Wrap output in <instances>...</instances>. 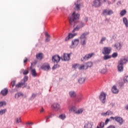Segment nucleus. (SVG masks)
Returning a JSON list of instances; mask_svg holds the SVG:
<instances>
[{
    "instance_id": "1",
    "label": "nucleus",
    "mask_w": 128,
    "mask_h": 128,
    "mask_svg": "<svg viewBox=\"0 0 128 128\" xmlns=\"http://www.w3.org/2000/svg\"><path fill=\"white\" fill-rule=\"evenodd\" d=\"M80 18V15L78 14H76L75 12H74L71 16L68 17V20L70 22V24L71 28H74L76 26V24H78V20Z\"/></svg>"
},
{
    "instance_id": "2",
    "label": "nucleus",
    "mask_w": 128,
    "mask_h": 128,
    "mask_svg": "<svg viewBox=\"0 0 128 128\" xmlns=\"http://www.w3.org/2000/svg\"><path fill=\"white\" fill-rule=\"evenodd\" d=\"M28 76H25L24 78L21 80L20 82L16 86V88H22V86H22V88H26V86H28V84L26 83V82H28Z\"/></svg>"
},
{
    "instance_id": "3",
    "label": "nucleus",
    "mask_w": 128,
    "mask_h": 128,
    "mask_svg": "<svg viewBox=\"0 0 128 128\" xmlns=\"http://www.w3.org/2000/svg\"><path fill=\"white\" fill-rule=\"evenodd\" d=\"M88 32H85L82 34L80 36V42L82 46H86V40H88L86 36H88Z\"/></svg>"
},
{
    "instance_id": "4",
    "label": "nucleus",
    "mask_w": 128,
    "mask_h": 128,
    "mask_svg": "<svg viewBox=\"0 0 128 128\" xmlns=\"http://www.w3.org/2000/svg\"><path fill=\"white\" fill-rule=\"evenodd\" d=\"M128 62V56H124L122 57L118 62V64L124 66V64H126Z\"/></svg>"
},
{
    "instance_id": "5",
    "label": "nucleus",
    "mask_w": 128,
    "mask_h": 128,
    "mask_svg": "<svg viewBox=\"0 0 128 128\" xmlns=\"http://www.w3.org/2000/svg\"><path fill=\"white\" fill-rule=\"evenodd\" d=\"M61 60L64 62H68V60H70V54L64 53L61 58Z\"/></svg>"
},
{
    "instance_id": "6",
    "label": "nucleus",
    "mask_w": 128,
    "mask_h": 128,
    "mask_svg": "<svg viewBox=\"0 0 128 128\" xmlns=\"http://www.w3.org/2000/svg\"><path fill=\"white\" fill-rule=\"evenodd\" d=\"M85 24L84 22H80L76 26V28H75L72 31V32H78V30H80V28H84V26Z\"/></svg>"
},
{
    "instance_id": "7",
    "label": "nucleus",
    "mask_w": 128,
    "mask_h": 128,
    "mask_svg": "<svg viewBox=\"0 0 128 128\" xmlns=\"http://www.w3.org/2000/svg\"><path fill=\"white\" fill-rule=\"evenodd\" d=\"M80 42L79 39H74L72 41V44L70 46V48H74L78 46Z\"/></svg>"
},
{
    "instance_id": "8",
    "label": "nucleus",
    "mask_w": 128,
    "mask_h": 128,
    "mask_svg": "<svg viewBox=\"0 0 128 128\" xmlns=\"http://www.w3.org/2000/svg\"><path fill=\"white\" fill-rule=\"evenodd\" d=\"M114 11L110 9L106 8L104 9L102 11V14L103 16H112V14H113Z\"/></svg>"
},
{
    "instance_id": "9",
    "label": "nucleus",
    "mask_w": 128,
    "mask_h": 128,
    "mask_svg": "<svg viewBox=\"0 0 128 128\" xmlns=\"http://www.w3.org/2000/svg\"><path fill=\"white\" fill-rule=\"evenodd\" d=\"M60 104L58 102H55L52 105V110H56V112L60 110Z\"/></svg>"
},
{
    "instance_id": "10",
    "label": "nucleus",
    "mask_w": 128,
    "mask_h": 128,
    "mask_svg": "<svg viewBox=\"0 0 128 128\" xmlns=\"http://www.w3.org/2000/svg\"><path fill=\"white\" fill-rule=\"evenodd\" d=\"M112 52V48L110 47H104L102 50V54H110Z\"/></svg>"
},
{
    "instance_id": "11",
    "label": "nucleus",
    "mask_w": 128,
    "mask_h": 128,
    "mask_svg": "<svg viewBox=\"0 0 128 128\" xmlns=\"http://www.w3.org/2000/svg\"><path fill=\"white\" fill-rule=\"evenodd\" d=\"M106 93L102 92L100 93V94L99 96L100 100L102 104H105L106 103Z\"/></svg>"
},
{
    "instance_id": "12",
    "label": "nucleus",
    "mask_w": 128,
    "mask_h": 128,
    "mask_svg": "<svg viewBox=\"0 0 128 128\" xmlns=\"http://www.w3.org/2000/svg\"><path fill=\"white\" fill-rule=\"evenodd\" d=\"M93 56H94V53L87 54L84 57L81 58V60L82 62H86V60H90Z\"/></svg>"
},
{
    "instance_id": "13",
    "label": "nucleus",
    "mask_w": 128,
    "mask_h": 128,
    "mask_svg": "<svg viewBox=\"0 0 128 128\" xmlns=\"http://www.w3.org/2000/svg\"><path fill=\"white\" fill-rule=\"evenodd\" d=\"M41 68L44 70H46V72H48V70H50V64H48L44 63L41 66Z\"/></svg>"
},
{
    "instance_id": "14",
    "label": "nucleus",
    "mask_w": 128,
    "mask_h": 128,
    "mask_svg": "<svg viewBox=\"0 0 128 128\" xmlns=\"http://www.w3.org/2000/svg\"><path fill=\"white\" fill-rule=\"evenodd\" d=\"M115 120L119 124L120 126L124 124V120L122 117L120 116L115 117Z\"/></svg>"
},
{
    "instance_id": "15",
    "label": "nucleus",
    "mask_w": 128,
    "mask_h": 128,
    "mask_svg": "<svg viewBox=\"0 0 128 128\" xmlns=\"http://www.w3.org/2000/svg\"><path fill=\"white\" fill-rule=\"evenodd\" d=\"M60 57L58 56V55H55L52 57V61L53 62H60Z\"/></svg>"
},
{
    "instance_id": "16",
    "label": "nucleus",
    "mask_w": 128,
    "mask_h": 128,
    "mask_svg": "<svg viewBox=\"0 0 128 128\" xmlns=\"http://www.w3.org/2000/svg\"><path fill=\"white\" fill-rule=\"evenodd\" d=\"M102 2H100V0H95L92 4V6H95V8H98L99 6H100Z\"/></svg>"
},
{
    "instance_id": "17",
    "label": "nucleus",
    "mask_w": 128,
    "mask_h": 128,
    "mask_svg": "<svg viewBox=\"0 0 128 128\" xmlns=\"http://www.w3.org/2000/svg\"><path fill=\"white\" fill-rule=\"evenodd\" d=\"M78 34L76 33H74V34H72V33H70L68 36L66 38L65 40L66 42H68V40H70V38H74V36H77Z\"/></svg>"
},
{
    "instance_id": "18",
    "label": "nucleus",
    "mask_w": 128,
    "mask_h": 128,
    "mask_svg": "<svg viewBox=\"0 0 128 128\" xmlns=\"http://www.w3.org/2000/svg\"><path fill=\"white\" fill-rule=\"evenodd\" d=\"M69 96L72 98H76V92L74 90H70L68 92Z\"/></svg>"
},
{
    "instance_id": "19",
    "label": "nucleus",
    "mask_w": 128,
    "mask_h": 128,
    "mask_svg": "<svg viewBox=\"0 0 128 128\" xmlns=\"http://www.w3.org/2000/svg\"><path fill=\"white\" fill-rule=\"evenodd\" d=\"M30 70L32 76L34 78H36V76H38V73H36V70L32 69V66L30 67Z\"/></svg>"
},
{
    "instance_id": "20",
    "label": "nucleus",
    "mask_w": 128,
    "mask_h": 128,
    "mask_svg": "<svg viewBox=\"0 0 128 128\" xmlns=\"http://www.w3.org/2000/svg\"><path fill=\"white\" fill-rule=\"evenodd\" d=\"M92 128V122H88L85 123L84 126V128Z\"/></svg>"
},
{
    "instance_id": "21",
    "label": "nucleus",
    "mask_w": 128,
    "mask_h": 128,
    "mask_svg": "<svg viewBox=\"0 0 128 128\" xmlns=\"http://www.w3.org/2000/svg\"><path fill=\"white\" fill-rule=\"evenodd\" d=\"M78 70H88V68H86V64H81L80 65L79 64Z\"/></svg>"
},
{
    "instance_id": "22",
    "label": "nucleus",
    "mask_w": 128,
    "mask_h": 128,
    "mask_svg": "<svg viewBox=\"0 0 128 128\" xmlns=\"http://www.w3.org/2000/svg\"><path fill=\"white\" fill-rule=\"evenodd\" d=\"M114 48H115V50H120V48H122V45L120 44V43L117 42L114 45Z\"/></svg>"
},
{
    "instance_id": "23",
    "label": "nucleus",
    "mask_w": 128,
    "mask_h": 128,
    "mask_svg": "<svg viewBox=\"0 0 128 128\" xmlns=\"http://www.w3.org/2000/svg\"><path fill=\"white\" fill-rule=\"evenodd\" d=\"M36 58L39 60H42L44 58V54L42 53H38L36 54Z\"/></svg>"
},
{
    "instance_id": "24",
    "label": "nucleus",
    "mask_w": 128,
    "mask_h": 128,
    "mask_svg": "<svg viewBox=\"0 0 128 128\" xmlns=\"http://www.w3.org/2000/svg\"><path fill=\"white\" fill-rule=\"evenodd\" d=\"M112 92L113 94H118V88H116V86H112Z\"/></svg>"
},
{
    "instance_id": "25",
    "label": "nucleus",
    "mask_w": 128,
    "mask_h": 128,
    "mask_svg": "<svg viewBox=\"0 0 128 128\" xmlns=\"http://www.w3.org/2000/svg\"><path fill=\"white\" fill-rule=\"evenodd\" d=\"M101 114L103 116H112V112L110 110H108L106 112L102 113Z\"/></svg>"
},
{
    "instance_id": "26",
    "label": "nucleus",
    "mask_w": 128,
    "mask_h": 128,
    "mask_svg": "<svg viewBox=\"0 0 128 128\" xmlns=\"http://www.w3.org/2000/svg\"><path fill=\"white\" fill-rule=\"evenodd\" d=\"M118 72H124V65H122L121 64H118Z\"/></svg>"
},
{
    "instance_id": "27",
    "label": "nucleus",
    "mask_w": 128,
    "mask_h": 128,
    "mask_svg": "<svg viewBox=\"0 0 128 128\" xmlns=\"http://www.w3.org/2000/svg\"><path fill=\"white\" fill-rule=\"evenodd\" d=\"M8 92V88H4L1 91L0 94H2V96H6Z\"/></svg>"
},
{
    "instance_id": "28",
    "label": "nucleus",
    "mask_w": 128,
    "mask_h": 128,
    "mask_svg": "<svg viewBox=\"0 0 128 128\" xmlns=\"http://www.w3.org/2000/svg\"><path fill=\"white\" fill-rule=\"evenodd\" d=\"M86 81V78H80L78 79V82L80 84H82L84 82Z\"/></svg>"
},
{
    "instance_id": "29",
    "label": "nucleus",
    "mask_w": 128,
    "mask_h": 128,
    "mask_svg": "<svg viewBox=\"0 0 128 128\" xmlns=\"http://www.w3.org/2000/svg\"><path fill=\"white\" fill-rule=\"evenodd\" d=\"M84 100V96L82 94H80L76 98V102H80L81 100Z\"/></svg>"
},
{
    "instance_id": "30",
    "label": "nucleus",
    "mask_w": 128,
    "mask_h": 128,
    "mask_svg": "<svg viewBox=\"0 0 128 128\" xmlns=\"http://www.w3.org/2000/svg\"><path fill=\"white\" fill-rule=\"evenodd\" d=\"M122 22H123L124 24H125L126 26V28H128V19L126 18V17L123 18Z\"/></svg>"
},
{
    "instance_id": "31",
    "label": "nucleus",
    "mask_w": 128,
    "mask_h": 128,
    "mask_svg": "<svg viewBox=\"0 0 128 128\" xmlns=\"http://www.w3.org/2000/svg\"><path fill=\"white\" fill-rule=\"evenodd\" d=\"M76 110H77L76 108L74 106H72L69 110V112H74V114H76Z\"/></svg>"
},
{
    "instance_id": "32",
    "label": "nucleus",
    "mask_w": 128,
    "mask_h": 128,
    "mask_svg": "<svg viewBox=\"0 0 128 128\" xmlns=\"http://www.w3.org/2000/svg\"><path fill=\"white\" fill-rule=\"evenodd\" d=\"M106 37L103 36L101 38L99 43L100 44H104V42H106Z\"/></svg>"
},
{
    "instance_id": "33",
    "label": "nucleus",
    "mask_w": 128,
    "mask_h": 128,
    "mask_svg": "<svg viewBox=\"0 0 128 128\" xmlns=\"http://www.w3.org/2000/svg\"><path fill=\"white\" fill-rule=\"evenodd\" d=\"M45 36H46L47 38H46V40H45V42H50V34H48V32H45Z\"/></svg>"
},
{
    "instance_id": "34",
    "label": "nucleus",
    "mask_w": 128,
    "mask_h": 128,
    "mask_svg": "<svg viewBox=\"0 0 128 128\" xmlns=\"http://www.w3.org/2000/svg\"><path fill=\"white\" fill-rule=\"evenodd\" d=\"M99 72L101 74H106V72H108V68H104L100 69Z\"/></svg>"
},
{
    "instance_id": "35",
    "label": "nucleus",
    "mask_w": 128,
    "mask_h": 128,
    "mask_svg": "<svg viewBox=\"0 0 128 128\" xmlns=\"http://www.w3.org/2000/svg\"><path fill=\"white\" fill-rule=\"evenodd\" d=\"M86 68H92V62H88L85 64Z\"/></svg>"
},
{
    "instance_id": "36",
    "label": "nucleus",
    "mask_w": 128,
    "mask_h": 128,
    "mask_svg": "<svg viewBox=\"0 0 128 128\" xmlns=\"http://www.w3.org/2000/svg\"><path fill=\"white\" fill-rule=\"evenodd\" d=\"M82 112H84V109L80 108L76 110V114H82Z\"/></svg>"
},
{
    "instance_id": "37",
    "label": "nucleus",
    "mask_w": 128,
    "mask_h": 128,
    "mask_svg": "<svg viewBox=\"0 0 128 128\" xmlns=\"http://www.w3.org/2000/svg\"><path fill=\"white\" fill-rule=\"evenodd\" d=\"M126 14V10H123L120 12V16H124L125 14Z\"/></svg>"
},
{
    "instance_id": "38",
    "label": "nucleus",
    "mask_w": 128,
    "mask_h": 128,
    "mask_svg": "<svg viewBox=\"0 0 128 128\" xmlns=\"http://www.w3.org/2000/svg\"><path fill=\"white\" fill-rule=\"evenodd\" d=\"M104 60H110V58H112V56L109 55H105L103 57Z\"/></svg>"
},
{
    "instance_id": "39",
    "label": "nucleus",
    "mask_w": 128,
    "mask_h": 128,
    "mask_svg": "<svg viewBox=\"0 0 128 128\" xmlns=\"http://www.w3.org/2000/svg\"><path fill=\"white\" fill-rule=\"evenodd\" d=\"M23 72V74L24 76H26L28 74V70H24V69H22L20 72Z\"/></svg>"
},
{
    "instance_id": "40",
    "label": "nucleus",
    "mask_w": 128,
    "mask_h": 128,
    "mask_svg": "<svg viewBox=\"0 0 128 128\" xmlns=\"http://www.w3.org/2000/svg\"><path fill=\"white\" fill-rule=\"evenodd\" d=\"M100 126H97L96 128H104V122H101L100 124Z\"/></svg>"
},
{
    "instance_id": "41",
    "label": "nucleus",
    "mask_w": 128,
    "mask_h": 128,
    "mask_svg": "<svg viewBox=\"0 0 128 128\" xmlns=\"http://www.w3.org/2000/svg\"><path fill=\"white\" fill-rule=\"evenodd\" d=\"M76 10H80V4L75 3Z\"/></svg>"
},
{
    "instance_id": "42",
    "label": "nucleus",
    "mask_w": 128,
    "mask_h": 128,
    "mask_svg": "<svg viewBox=\"0 0 128 128\" xmlns=\"http://www.w3.org/2000/svg\"><path fill=\"white\" fill-rule=\"evenodd\" d=\"M6 101L0 102V108H2V106H6Z\"/></svg>"
},
{
    "instance_id": "43",
    "label": "nucleus",
    "mask_w": 128,
    "mask_h": 128,
    "mask_svg": "<svg viewBox=\"0 0 128 128\" xmlns=\"http://www.w3.org/2000/svg\"><path fill=\"white\" fill-rule=\"evenodd\" d=\"M61 120H64L66 118V115L64 114H62L59 116Z\"/></svg>"
},
{
    "instance_id": "44",
    "label": "nucleus",
    "mask_w": 128,
    "mask_h": 128,
    "mask_svg": "<svg viewBox=\"0 0 128 128\" xmlns=\"http://www.w3.org/2000/svg\"><path fill=\"white\" fill-rule=\"evenodd\" d=\"M6 109H4L0 110V114L2 116L4 114H6Z\"/></svg>"
},
{
    "instance_id": "45",
    "label": "nucleus",
    "mask_w": 128,
    "mask_h": 128,
    "mask_svg": "<svg viewBox=\"0 0 128 128\" xmlns=\"http://www.w3.org/2000/svg\"><path fill=\"white\" fill-rule=\"evenodd\" d=\"M79 66H80V64H74L72 65V68H74V70H76L77 68H78V69Z\"/></svg>"
},
{
    "instance_id": "46",
    "label": "nucleus",
    "mask_w": 128,
    "mask_h": 128,
    "mask_svg": "<svg viewBox=\"0 0 128 128\" xmlns=\"http://www.w3.org/2000/svg\"><path fill=\"white\" fill-rule=\"evenodd\" d=\"M60 66L58 64H54L53 67L52 68V70H56V68H58Z\"/></svg>"
},
{
    "instance_id": "47",
    "label": "nucleus",
    "mask_w": 128,
    "mask_h": 128,
    "mask_svg": "<svg viewBox=\"0 0 128 128\" xmlns=\"http://www.w3.org/2000/svg\"><path fill=\"white\" fill-rule=\"evenodd\" d=\"M118 57V54L116 52H114L112 54V58H116Z\"/></svg>"
},
{
    "instance_id": "48",
    "label": "nucleus",
    "mask_w": 128,
    "mask_h": 128,
    "mask_svg": "<svg viewBox=\"0 0 128 128\" xmlns=\"http://www.w3.org/2000/svg\"><path fill=\"white\" fill-rule=\"evenodd\" d=\"M50 118H52V116H48L46 117V122H48V120H50Z\"/></svg>"
},
{
    "instance_id": "49",
    "label": "nucleus",
    "mask_w": 128,
    "mask_h": 128,
    "mask_svg": "<svg viewBox=\"0 0 128 128\" xmlns=\"http://www.w3.org/2000/svg\"><path fill=\"white\" fill-rule=\"evenodd\" d=\"M16 84V80L12 81L10 83L11 86H12V88H14V84Z\"/></svg>"
},
{
    "instance_id": "50",
    "label": "nucleus",
    "mask_w": 128,
    "mask_h": 128,
    "mask_svg": "<svg viewBox=\"0 0 128 128\" xmlns=\"http://www.w3.org/2000/svg\"><path fill=\"white\" fill-rule=\"evenodd\" d=\"M20 122H21L20 118H16L17 124H20Z\"/></svg>"
},
{
    "instance_id": "51",
    "label": "nucleus",
    "mask_w": 128,
    "mask_h": 128,
    "mask_svg": "<svg viewBox=\"0 0 128 128\" xmlns=\"http://www.w3.org/2000/svg\"><path fill=\"white\" fill-rule=\"evenodd\" d=\"M36 94H32V98H36Z\"/></svg>"
},
{
    "instance_id": "52",
    "label": "nucleus",
    "mask_w": 128,
    "mask_h": 128,
    "mask_svg": "<svg viewBox=\"0 0 128 128\" xmlns=\"http://www.w3.org/2000/svg\"><path fill=\"white\" fill-rule=\"evenodd\" d=\"M20 98V95L17 93L15 94V98Z\"/></svg>"
},
{
    "instance_id": "53",
    "label": "nucleus",
    "mask_w": 128,
    "mask_h": 128,
    "mask_svg": "<svg viewBox=\"0 0 128 128\" xmlns=\"http://www.w3.org/2000/svg\"><path fill=\"white\" fill-rule=\"evenodd\" d=\"M84 20L86 22H88V17H85L84 18Z\"/></svg>"
},
{
    "instance_id": "54",
    "label": "nucleus",
    "mask_w": 128,
    "mask_h": 128,
    "mask_svg": "<svg viewBox=\"0 0 128 128\" xmlns=\"http://www.w3.org/2000/svg\"><path fill=\"white\" fill-rule=\"evenodd\" d=\"M18 94H19V96H24V94L20 92H18Z\"/></svg>"
},
{
    "instance_id": "55",
    "label": "nucleus",
    "mask_w": 128,
    "mask_h": 128,
    "mask_svg": "<svg viewBox=\"0 0 128 128\" xmlns=\"http://www.w3.org/2000/svg\"><path fill=\"white\" fill-rule=\"evenodd\" d=\"M112 38L113 40H116V34H114L112 36Z\"/></svg>"
},
{
    "instance_id": "56",
    "label": "nucleus",
    "mask_w": 128,
    "mask_h": 128,
    "mask_svg": "<svg viewBox=\"0 0 128 128\" xmlns=\"http://www.w3.org/2000/svg\"><path fill=\"white\" fill-rule=\"evenodd\" d=\"M108 122H110V119L106 120L105 122L106 124H108Z\"/></svg>"
},
{
    "instance_id": "57",
    "label": "nucleus",
    "mask_w": 128,
    "mask_h": 128,
    "mask_svg": "<svg viewBox=\"0 0 128 128\" xmlns=\"http://www.w3.org/2000/svg\"><path fill=\"white\" fill-rule=\"evenodd\" d=\"M120 4H122V2L120 1H118V2H117V5L118 6H120Z\"/></svg>"
},
{
    "instance_id": "58",
    "label": "nucleus",
    "mask_w": 128,
    "mask_h": 128,
    "mask_svg": "<svg viewBox=\"0 0 128 128\" xmlns=\"http://www.w3.org/2000/svg\"><path fill=\"white\" fill-rule=\"evenodd\" d=\"M26 124H34V123H32V122H28L26 123Z\"/></svg>"
},
{
    "instance_id": "59",
    "label": "nucleus",
    "mask_w": 128,
    "mask_h": 128,
    "mask_svg": "<svg viewBox=\"0 0 128 128\" xmlns=\"http://www.w3.org/2000/svg\"><path fill=\"white\" fill-rule=\"evenodd\" d=\"M44 108H42V109H41V110H40V112H44Z\"/></svg>"
},
{
    "instance_id": "60",
    "label": "nucleus",
    "mask_w": 128,
    "mask_h": 128,
    "mask_svg": "<svg viewBox=\"0 0 128 128\" xmlns=\"http://www.w3.org/2000/svg\"><path fill=\"white\" fill-rule=\"evenodd\" d=\"M110 118H111L112 120H116V117H110Z\"/></svg>"
},
{
    "instance_id": "61",
    "label": "nucleus",
    "mask_w": 128,
    "mask_h": 128,
    "mask_svg": "<svg viewBox=\"0 0 128 128\" xmlns=\"http://www.w3.org/2000/svg\"><path fill=\"white\" fill-rule=\"evenodd\" d=\"M26 62H28L27 58H26L25 60H24V63L26 64Z\"/></svg>"
},
{
    "instance_id": "62",
    "label": "nucleus",
    "mask_w": 128,
    "mask_h": 128,
    "mask_svg": "<svg viewBox=\"0 0 128 128\" xmlns=\"http://www.w3.org/2000/svg\"><path fill=\"white\" fill-rule=\"evenodd\" d=\"M110 105L112 106H114V103L110 104Z\"/></svg>"
},
{
    "instance_id": "63",
    "label": "nucleus",
    "mask_w": 128,
    "mask_h": 128,
    "mask_svg": "<svg viewBox=\"0 0 128 128\" xmlns=\"http://www.w3.org/2000/svg\"><path fill=\"white\" fill-rule=\"evenodd\" d=\"M26 88H27V90H30V86H26Z\"/></svg>"
},
{
    "instance_id": "64",
    "label": "nucleus",
    "mask_w": 128,
    "mask_h": 128,
    "mask_svg": "<svg viewBox=\"0 0 128 128\" xmlns=\"http://www.w3.org/2000/svg\"><path fill=\"white\" fill-rule=\"evenodd\" d=\"M126 109L128 110V104L126 106Z\"/></svg>"
}]
</instances>
